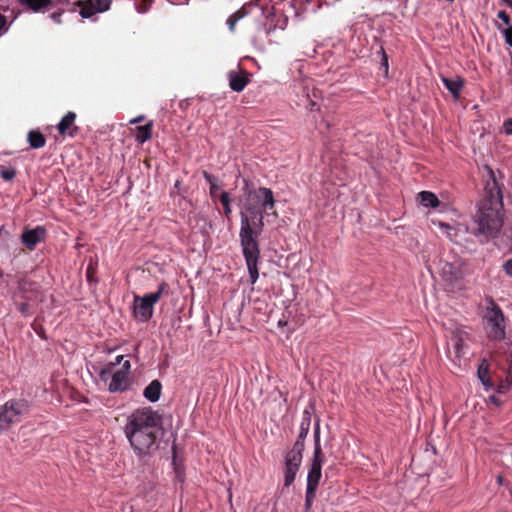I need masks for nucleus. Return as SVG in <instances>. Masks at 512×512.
Listing matches in <instances>:
<instances>
[{
    "label": "nucleus",
    "instance_id": "obj_1",
    "mask_svg": "<svg viewBox=\"0 0 512 512\" xmlns=\"http://www.w3.org/2000/svg\"><path fill=\"white\" fill-rule=\"evenodd\" d=\"M485 169L487 179L471 228L460 224L438 223L442 233L446 234L452 242L458 243V235L466 232L479 238L481 243L488 242L496 238L502 228L504 207L502 191L494 171L488 166Z\"/></svg>",
    "mask_w": 512,
    "mask_h": 512
},
{
    "label": "nucleus",
    "instance_id": "obj_2",
    "mask_svg": "<svg viewBox=\"0 0 512 512\" xmlns=\"http://www.w3.org/2000/svg\"><path fill=\"white\" fill-rule=\"evenodd\" d=\"M162 425V416L151 407L138 408L128 416L124 432L138 457L151 456L159 449Z\"/></svg>",
    "mask_w": 512,
    "mask_h": 512
},
{
    "label": "nucleus",
    "instance_id": "obj_3",
    "mask_svg": "<svg viewBox=\"0 0 512 512\" xmlns=\"http://www.w3.org/2000/svg\"><path fill=\"white\" fill-rule=\"evenodd\" d=\"M265 215L260 217H248L247 213L240 212V245L245 258L251 284H255L258 277V261L260 258V248L258 236L262 233L264 227Z\"/></svg>",
    "mask_w": 512,
    "mask_h": 512
},
{
    "label": "nucleus",
    "instance_id": "obj_4",
    "mask_svg": "<svg viewBox=\"0 0 512 512\" xmlns=\"http://www.w3.org/2000/svg\"><path fill=\"white\" fill-rule=\"evenodd\" d=\"M169 285L162 281L158 285L156 292L149 293L143 297H134V315L143 322L151 319L154 311V304L157 303L163 295H168Z\"/></svg>",
    "mask_w": 512,
    "mask_h": 512
},
{
    "label": "nucleus",
    "instance_id": "obj_5",
    "mask_svg": "<svg viewBox=\"0 0 512 512\" xmlns=\"http://www.w3.org/2000/svg\"><path fill=\"white\" fill-rule=\"evenodd\" d=\"M28 402L24 399H12L7 401L0 408V429L6 431L14 423H17L21 418L28 414Z\"/></svg>",
    "mask_w": 512,
    "mask_h": 512
},
{
    "label": "nucleus",
    "instance_id": "obj_6",
    "mask_svg": "<svg viewBox=\"0 0 512 512\" xmlns=\"http://www.w3.org/2000/svg\"><path fill=\"white\" fill-rule=\"evenodd\" d=\"M324 462V454L320 444V426L316 424L314 430V454L312 463L307 475L306 489L317 491L319 482L322 477V465Z\"/></svg>",
    "mask_w": 512,
    "mask_h": 512
},
{
    "label": "nucleus",
    "instance_id": "obj_7",
    "mask_svg": "<svg viewBox=\"0 0 512 512\" xmlns=\"http://www.w3.org/2000/svg\"><path fill=\"white\" fill-rule=\"evenodd\" d=\"M489 337L500 340L505 337L504 314L501 308L491 300L485 316Z\"/></svg>",
    "mask_w": 512,
    "mask_h": 512
},
{
    "label": "nucleus",
    "instance_id": "obj_8",
    "mask_svg": "<svg viewBox=\"0 0 512 512\" xmlns=\"http://www.w3.org/2000/svg\"><path fill=\"white\" fill-rule=\"evenodd\" d=\"M246 196L245 202L254 204L256 207H262L264 210H272L275 207L274 195L270 188L250 189Z\"/></svg>",
    "mask_w": 512,
    "mask_h": 512
},
{
    "label": "nucleus",
    "instance_id": "obj_9",
    "mask_svg": "<svg viewBox=\"0 0 512 512\" xmlns=\"http://www.w3.org/2000/svg\"><path fill=\"white\" fill-rule=\"evenodd\" d=\"M45 237L46 229L43 226H37L33 229L25 228L21 234V241L28 250L33 251Z\"/></svg>",
    "mask_w": 512,
    "mask_h": 512
},
{
    "label": "nucleus",
    "instance_id": "obj_10",
    "mask_svg": "<svg viewBox=\"0 0 512 512\" xmlns=\"http://www.w3.org/2000/svg\"><path fill=\"white\" fill-rule=\"evenodd\" d=\"M468 338V333L461 328L451 330L448 337V346L454 350L455 358L460 359L465 354V341Z\"/></svg>",
    "mask_w": 512,
    "mask_h": 512
},
{
    "label": "nucleus",
    "instance_id": "obj_11",
    "mask_svg": "<svg viewBox=\"0 0 512 512\" xmlns=\"http://www.w3.org/2000/svg\"><path fill=\"white\" fill-rule=\"evenodd\" d=\"M110 4V0H86L84 2H80V15L83 18H89L93 16L95 13L104 12L108 10Z\"/></svg>",
    "mask_w": 512,
    "mask_h": 512
},
{
    "label": "nucleus",
    "instance_id": "obj_12",
    "mask_svg": "<svg viewBox=\"0 0 512 512\" xmlns=\"http://www.w3.org/2000/svg\"><path fill=\"white\" fill-rule=\"evenodd\" d=\"M76 114L69 111L63 116L57 125V130L61 136L75 137L79 128L75 125Z\"/></svg>",
    "mask_w": 512,
    "mask_h": 512
},
{
    "label": "nucleus",
    "instance_id": "obj_13",
    "mask_svg": "<svg viewBox=\"0 0 512 512\" xmlns=\"http://www.w3.org/2000/svg\"><path fill=\"white\" fill-rule=\"evenodd\" d=\"M110 382L108 385V390L111 393L116 392H124L128 390L129 388V377L128 375L112 370L111 376H110Z\"/></svg>",
    "mask_w": 512,
    "mask_h": 512
},
{
    "label": "nucleus",
    "instance_id": "obj_14",
    "mask_svg": "<svg viewBox=\"0 0 512 512\" xmlns=\"http://www.w3.org/2000/svg\"><path fill=\"white\" fill-rule=\"evenodd\" d=\"M249 77L250 74L246 71H230L228 73L230 88L235 92L243 91L250 81Z\"/></svg>",
    "mask_w": 512,
    "mask_h": 512
},
{
    "label": "nucleus",
    "instance_id": "obj_15",
    "mask_svg": "<svg viewBox=\"0 0 512 512\" xmlns=\"http://www.w3.org/2000/svg\"><path fill=\"white\" fill-rule=\"evenodd\" d=\"M301 461L285 457L284 468V486L289 487L292 485L296 478V474L301 466Z\"/></svg>",
    "mask_w": 512,
    "mask_h": 512
},
{
    "label": "nucleus",
    "instance_id": "obj_16",
    "mask_svg": "<svg viewBox=\"0 0 512 512\" xmlns=\"http://www.w3.org/2000/svg\"><path fill=\"white\" fill-rule=\"evenodd\" d=\"M442 276L445 281L456 282L462 277V271L457 264L445 263L442 267Z\"/></svg>",
    "mask_w": 512,
    "mask_h": 512
},
{
    "label": "nucleus",
    "instance_id": "obj_17",
    "mask_svg": "<svg viewBox=\"0 0 512 512\" xmlns=\"http://www.w3.org/2000/svg\"><path fill=\"white\" fill-rule=\"evenodd\" d=\"M162 390V384L159 380H153L144 389L143 395L150 402H156L159 400Z\"/></svg>",
    "mask_w": 512,
    "mask_h": 512
},
{
    "label": "nucleus",
    "instance_id": "obj_18",
    "mask_svg": "<svg viewBox=\"0 0 512 512\" xmlns=\"http://www.w3.org/2000/svg\"><path fill=\"white\" fill-rule=\"evenodd\" d=\"M442 82L446 89L452 94L454 98H459L462 88L464 86V81L461 78L454 80L442 77Z\"/></svg>",
    "mask_w": 512,
    "mask_h": 512
},
{
    "label": "nucleus",
    "instance_id": "obj_19",
    "mask_svg": "<svg viewBox=\"0 0 512 512\" xmlns=\"http://www.w3.org/2000/svg\"><path fill=\"white\" fill-rule=\"evenodd\" d=\"M135 139L138 143L143 144L144 142L152 138L153 132V121H149L145 125L136 127Z\"/></svg>",
    "mask_w": 512,
    "mask_h": 512
},
{
    "label": "nucleus",
    "instance_id": "obj_20",
    "mask_svg": "<svg viewBox=\"0 0 512 512\" xmlns=\"http://www.w3.org/2000/svg\"><path fill=\"white\" fill-rule=\"evenodd\" d=\"M27 141L33 149L42 148L46 144L45 136L38 130H30L27 134Z\"/></svg>",
    "mask_w": 512,
    "mask_h": 512
},
{
    "label": "nucleus",
    "instance_id": "obj_21",
    "mask_svg": "<svg viewBox=\"0 0 512 512\" xmlns=\"http://www.w3.org/2000/svg\"><path fill=\"white\" fill-rule=\"evenodd\" d=\"M203 177L204 179L210 184V196L211 198L216 201V200H219V196L221 194V189H220V186L217 184V177H215L214 175L208 173L207 171H203Z\"/></svg>",
    "mask_w": 512,
    "mask_h": 512
},
{
    "label": "nucleus",
    "instance_id": "obj_22",
    "mask_svg": "<svg viewBox=\"0 0 512 512\" xmlns=\"http://www.w3.org/2000/svg\"><path fill=\"white\" fill-rule=\"evenodd\" d=\"M304 441L305 440H299L297 438L293 447L286 453L285 457L291 458V459H296L297 461L302 462L303 451H304V447H305Z\"/></svg>",
    "mask_w": 512,
    "mask_h": 512
},
{
    "label": "nucleus",
    "instance_id": "obj_23",
    "mask_svg": "<svg viewBox=\"0 0 512 512\" xmlns=\"http://www.w3.org/2000/svg\"><path fill=\"white\" fill-rule=\"evenodd\" d=\"M418 198L420 200V203L425 207H437L440 202L437 198V196L429 191H422L418 194Z\"/></svg>",
    "mask_w": 512,
    "mask_h": 512
},
{
    "label": "nucleus",
    "instance_id": "obj_24",
    "mask_svg": "<svg viewBox=\"0 0 512 512\" xmlns=\"http://www.w3.org/2000/svg\"><path fill=\"white\" fill-rule=\"evenodd\" d=\"M124 356L118 355L114 362L108 363L104 368L101 369L99 377L102 381L107 382L111 376L112 370L116 365L123 363Z\"/></svg>",
    "mask_w": 512,
    "mask_h": 512
},
{
    "label": "nucleus",
    "instance_id": "obj_25",
    "mask_svg": "<svg viewBox=\"0 0 512 512\" xmlns=\"http://www.w3.org/2000/svg\"><path fill=\"white\" fill-rule=\"evenodd\" d=\"M19 2L34 12H38L51 4V0H19Z\"/></svg>",
    "mask_w": 512,
    "mask_h": 512
},
{
    "label": "nucleus",
    "instance_id": "obj_26",
    "mask_svg": "<svg viewBox=\"0 0 512 512\" xmlns=\"http://www.w3.org/2000/svg\"><path fill=\"white\" fill-rule=\"evenodd\" d=\"M478 377L481 380L482 384L490 387L493 385L491 377L489 376V368L488 364L485 360L482 361V363L478 367Z\"/></svg>",
    "mask_w": 512,
    "mask_h": 512
},
{
    "label": "nucleus",
    "instance_id": "obj_27",
    "mask_svg": "<svg viewBox=\"0 0 512 512\" xmlns=\"http://www.w3.org/2000/svg\"><path fill=\"white\" fill-rule=\"evenodd\" d=\"M269 210H264L262 207H256L251 203H244L243 210L241 212L247 213L248 217L256 216L260 217V215H265Z\"/></svg>",
    "mask_w": 512,
    "mask_h": 512
},
{
    "label": "nucleus",
    "instance_id": "obj_28",
    "mask_svg": "<svg viewBox=\"0 0 512 512\" xmlns=\"http://www.w3.org/2000/svg\"><path fill=\"white\" fill-rule=\"evenodd\" d=\"M219 201L221 202V204L223 206L224 215L228 219H230L231 213H232V209H231V199H230L229 193L228 192H221V194L219 196Z\"/></svg>",
    "mask_w": 512,
    "mask_h": 512
},
{
    "label": "nucleus",
    "instance_id": "obj_29",
    "mask_svg": "<svg viewBox=\"0 0 512 512\" xmlns=\"http://www.w3.org/2000/svg\"><path fill=\"white\" fill-rule=\"evenodd\" d=\"M310 423H311V417L308 413H306V416H304L302 418V421L300 423V430H299V434L297 437L299 440L306 439L309 429H310Z\"/></svg>",
    "mask_w": 512,
    "mask_h": 512
},
{
    "label": "nucleus",
    "instance_id": "obj_30",
    "mask_svg": "<svg viewBox=\"0 0 512 512\" xmlns=\"http://www.w3.org/2000/svg\"><path fill=\"white\" fill-rule=\"evenodd\" d=\"M0 176L5 181H12L16 176V169L12 166L0 165Z\"/></svg>",
    "mask_w": 512,
    "mask_h": 512
},
{
    "label": "nucleus",
    "instance_id": "obj_31",
    "mask_svg": "<svg viewBox=\"0 0 512 512\" xmlns=\"http://www.w3.org/2000/svg\"><path fill=\"white\" fill-rule=\"evenodd\" d=\"M18 290L20 293L24 294L28 290H32L33 283L27 279L26 276H21L17 280Z\"/></svg>",
    "mask_w": 512,
    "mask_h": 512
},
{
    "label": "nucleus",
    "instance_id": "obj_32",
    "mask_svg": "<svg viewBox=\"0 0 512 512\" xmlns=\"http://www.w3.org/2000/svg\"><path fill=\"white\" fill-rule=\"evenodd\" d=\"M22 298L24 299L23 302H20V303L15 302V304L17 306L18 311L22 315L28 316L30 314V305H29V302H28L29 297L23 295Z\"/></svg>",
    "mask_w": 512,
    "mask_h": 512
},
{
    "label": "nucleus",
    "instance_id": "obj_33",
    "mask_svg": "<svg viewBox=\"0 0 512 512\" xmlns=\"http://www.w3.org/2000/svg\"><path fill=\"white\" fill-rule=\"evenodd\" d=\"M316 497V491L306 489V495H305V510L308 512L315 500Z\"/></svg>",
    "mask_w": 512,
    "mask_h": 512
},
{
    "label": "nucleus",
    "instance_id": "obj_34",
    "mask_svg": "<svg viewBox=\"0 0 512 512\" xmlns=\"http://www.w3.org/2000/svg\"><path fill=\"white\" fill-rule=\"evenodd\" d=\"M244 16V13L241 12V10L235 12L227 19V24L229 26V29L231 31H234L235 25L238 20H240Z\"/></svg>",
    "mask_w": 512,
    "mask_h": 512
},
{
    "label": "nucleus",
    "instance_id": "obj_35",
    "mask_svg": "<svg viewBox=\"0 0 512 512\" xmlns=\"http://www.w3.org/2000/svg\"><path fill=\"white\" fill-rule=\"evenodd\" d=\"M511 385H512V372L509 371V373L506 377V380L501 381V383L499 384L498 392L505 393L510 388Z\"/></svg>",
    "mask_w": 512,
    "mask_h": 512
},
{
    "label": "nucleus",
    "instance_id": "obj_36",
    "mask_svg": "<svg viewBox=\"0 0 512 512\" xmlns=\"http://www.w3.org/2000/svg\"><path fill=\"white\" fill-rule=\"evenodd\" d=\"M498 29L502 32L505 42L507 45L512 47V26H509L505 29H502L501 27H498Z\"/></svg>",
    "mask_w": 512,
    "mask_h": 512
},
{
    "label": "nucleus",
    "instance_id": "obj_37",
    "mask_svg": "<svg viewBox=\"0 0 512 512\" xmlns=\"http://www.w3.org/2000/svg\"><path fill=\"white\" fill-rule=\"evenodd\" d=\"M497 17L500 20H502L503 23L505 25H507V27L511 26L510 25V16H509V14L506 11H504V10L499 11L498 14H497Z\"/></svg>",
    "mask_w": 512,
    "mask_h": 512
},
{
    "label": "nucleus",
    "instance_id": "obj_38",
    "mask_svg": "<svg viewBox=\"0 0 512 512\" xmlns=\"http://www.w3.org/2000/svg\"><path fill=\"white\" fill-rule=\"evenodd\" d=\"M130 369H131L130 361L129 360H125L122 363V367L120 369H118L117 371L122 372V373H124L126 375H129Z\"/></svg>",
    "mask_w": 512,
    "mask_h": 512
},
{
    "label": "nucleus",
    "instance_id": "obj_39",
    "mask_svg": "<svg viewBox=\"0 0 512 512\" xmlns=\"http://www.w3.org/2000/svg\"><path fill=\"white\" fill-rule=\"evenodd\" d=\"M504 131L508 135H512V118L507 119L504 124Z\"/></svg>",
    "mask_w": 512,
    "mask_h": 512
},
{
    "label": "nucleus",
    "instance_id": "obj_40",
    "mask_svg": "<svg viewBox=\"0 0 512 512\" xmlns=\"http://www.w3.org/2000/svg\"><path fill=\"white\" fill-rule=\"evenodd\" d=\"M503 268L505 270V272L512 277V259H509L507 260L504 265H503Z\"/></svg>",
    "mask_w": 512,
    "mask_h": 512
},
{
    "label": "nucleus",
    "instance_id": "obj_41",
    "mask_svg": "<svg viewBox=\"0 0 512 512\" xmlns=\"http://www.w3.org/2000/svg\"><path fill=\"white\" fill-rule=\"evenodd\" d=\"M381 52H382V66H384L385 69L387 70L388 69V57L383 48H381Z\"/></svg>",
    "mask_w": 512,
    "mask_h": 512
},
{
    "label": "nucleus",
    "instance_id": "obj_42",
    "mask_svg": "<svg viewBox=\"0 0 512 512\" xmlns=\"http://www.w3.org/2000/svg\"><path fill=\"white\" fill-rule=\"evenodd\" d=\"M86 276H87V279L89 281H92V276H93V268L91 266H88L87 267V270H86Z\"/></svg>",
    "mask_w": 512,
    "mask_h": 512
},
{
    "label": "nucleus",
    "instance_id": "obj_43",
    "mask_svg": "<svg viewBox=\"0 0 512 512\" xmlns=\"http://www.w3.org/2000/svg\"><path fill=\"white\" fill-rule=\"evenodd\" d=\"M145 119V116L140 115L130 121L131 124L142 122Z\"/></svg>",
    "mask_w": 512,
    "mask_h": 512
},
{
    "label": "nucleus",
    "instance_id": "obj_44",
    "mask_svg": "<svg viewBox=\"0 0 512 512\" xmlns=\"http://www.w3.org/2000/svg\"><path fill=\"white\" fill-rule=\"evenodd\" d=\"M6 25V18L2 14H0V31L5 27Z\"/></svg>",
    "mask_w": 512,
    "mask_h": 512
},
{
    "label": "nucleus",
    "instance_id": "obj_45",
    "mask_svg": "<svg viewBox=\"0 0 512 512\" xmlns=\"http://www.w3.org/2000/svg\"><path fill=\"white\" fill-rule=\"evenodd\" d=\"M51 17H52L55 21L60 22V14H58V13H53V14L51 15Z\"/></svg>",
    "mask_w": 512,
    "mask_h": 512
},
{
    "label": "nucleus",
    "instance_id": "obj_46",
    "mask_svg": "<svg viewBox=\"0 0 512 512\" xmlns=\"http://www.w3.org/2000/svg\"><path fill=\"white\" fill-rule=\"evenodd\" d=\"M503 3L512 9V0H503Z\"/></svg>",
    "mask_w": 512,
    "mask_h": 512
},
{
    "label": "nucleus",
    "instance_id": "obj_47",
    "mask_svg": "<svg viewBox=\"0 0 512 512\" xmlns=\"http://www.w3.org/2000/svg\"><path fill=\"white\" fill-rule=\"evenodd\" d=\"M2 276H3V272H2V270L0 269V278H2Z\"/></svg>",
    "mask_w": 512,
    "mask_h": 512
},
{
    "label": "nucleus",
    "instance_id": "obj_48",
    "mask_svg": "<svg viewBox=\"0 0 512 512\" xmlns=\"http://www.w3.org/2000/svg\"><path fill=\"white\" fill-rule=\"evenodd\" d=\"M447 1L450 2V3L454 2V0H447Z\"/></svg>",
    "mask_w": 512,
    "mask_h": 512
},
{
    "label": "nucleus",
    "instance_id": "obj_49",
    "mask_svg": "<svg viewBox=\"0 0 512 512\" xmlns=\"http://www.w3.org/2000/svg\"><path fill=\"white\" fill-rule=\"evenodd\" d=\"M3 432L2 429H0V433Z\"/></svg>",
    "mask_w": 512,
    "mask_h": 512
}]
</instances>
